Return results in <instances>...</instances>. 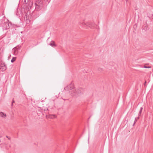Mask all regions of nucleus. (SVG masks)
Returning <instances> with one entry per match:
<instances>
[{"instance_id":"obj_2","label":"nucleus","mask_w":153,"mask_h":153,"mask_svg":"<svg viewBox=\"0 0 153 153\" xmlns=\"http://www.w3.org/2000/svg\"><path fill=\"white\" fill-rule=\"evenodd\" d=\"M35 5V10L37 11L40 10L43 7L44 4L42 0H36Z\"/></svg>"},{"instance_id":"obj_7","label":"nucleus","mask_w":153,"mask_h":153,"mask_svg":"<svg viewBox=\"0 0 153 153\" xmlns=\"http://www.w3.org/2000/svg\"><path fill=\"white\" fill-rule=\"evenodd\" d=\"M7 68L4 63H1L0 65V70L2 71H4Z\"/></svg>"},{"instance_id":"obj_10","label":"nucleus","mask_w":153,"mask_h":153,"mask_svg":"<svg viewBox=\"0 0 153 153\" xmlns=\"http://www.w3.org/2000/svg\"><path fill=\"white\" fill-rule=\"evenodd\" d=\"M48 117L51 119H53L56 118V116L55 115H50L48 116Z\"/></svg>"},{"instance_id":"obj_15","label":"nucleus","mask_w":153,"mask_h":153,"mask_svg":"<svg viewBox=\"0 0 153 153\" xmlns=\"http://www.w3.org/2000/svg\"><path fill=\"white\" fill-rule=\"evenodd\" d=\"M139 119V117H138L137 118L136 117L135 119V120H134V123L133 124V126H134V124L137 121V119Z\"/></svg>"},{"instance_id":"obj_13","label":"nucleus","mask_w":153,"mask_h":153,"mask_svg":"<svg viewBox=\"0 0 153 153\" xmlns=\"http://www.w3.org/2000/svg\"><path fill=\"white\" fill-rule=\"evenodd\" d=\"M98 70L102 72L103 71V69L102 68L99 67L98 68Z\"/></svg>"},{"instance_id":"obj_9","label":"nucleus","mask_w":153,"mask_h":153,"mask_svg":"<svg viewBox=\"0 0 153 153\" xmlns=\"http://www.w3.org/2000/svg\"><path fill=\"white\" fill-rule=\"evenodd\" d=\"M0 117L3 118H5L6 117V115L3 112H0Z\"/></svg>"},{"instance_id":"obj_20","label":"nucleus","mask_w":153,"mask_h":153,"mask_svg":"<svg viewBox=\"0 0 153 153\" xmlns=\"http://www.w3.org/2000/svg\"><path fill=\"white\" fill-rule=\"evenodd\" d=\"M6 137L9 140L10 139V138L8 137L7 136H6Z\"/></svg>"},{"instance_id":"obj_8","label":"nucleus","mask_w":153,"mask_h":153,"mask_svg":"<svg viewBox=\"0 0 153 153\" xmlns=\"http://www.w3.org/2000/svg\"><path fill=\"white\" fill-rule=\"evenodd\" d=\"M49 45L53 47H55L56 46V45L55 44L54 41H52L51 43L49 44Z\"/></svg>"},{"instance_id":"obj_21","label":"nucleus","mask_w":153,"mask_h":153,"mask_svg":"<svg viewBox=\"0 0 153 153\" xmlns=\"http://www.w3.org/2000/svg\"><path fill=\"white\" fill-rule=\"evenodd\" d=\"M2 137V135L1 134H0V138Z\"/></svg>"},{"instance_id":"obj_4","label":"nucleus","mask_w":153,"mask_h":153,"mask_svg":"<svg viewBox=\"0 0 153 153\" xmlns=\"http://www.w3.org/2000/svg\"><path fill=\"white\" fill-rule=\"evenodd\" d=\"M82 90L81 88L76 89L73 90L72 91L73 92V95L74 96H77L79 94L81 93Z\"/></svg>"},{"instance_id":"obj_17","label":"nucleus","mask_w":153,"mask_h":153,"mask_svg":"<svg viewBox=\"0 0 153 153\" xmlns=\"http://www.w3.org/2000/svg\"><path fill=\"white\" fill-rule=\"evenodd\" d=\"M14 102H15V101H14V100H13H13H12V105H11L12 106L13 105V103H14Z\"/></svg>"},{"instance_id":"obj_5","label":"nucleus","mask_w":153,"mask_h":153,"mask_svg":"<svg viewBox=\"0 0 153 153\" xmlns=\"http://www.w3.org/2000/svg\"><path fill=\"white\" fill-rule=\"evenodd\" d=\"M74 88V85L71 83L68 85L67 86L64 88V90L66 91H68L71 89H72Z\"/></svg>"},{"instance_id":"obj_16","label":"nucleus","mask_w":153,"mask_h":153,"mask_svg":"<svg viewBox=\"0 0 153 153\" xmlns=\"http://www.w3.org/2000/svg\"><path fill=\"white\" fill-rule=\"evenodd\" d=\"M144 68H151V66H144L143 67Z\"/></svg>"},{"instance_id":"obj_18","label":"nucleus","mask_w":153,"mask_h":153,"mask_svg":"<svg viewBox=\"0 0 153 153\" xmlns=\"http://www.w3.org/2000/svg\"><path fill=\"white\" fill-rule=\"evenodd\" d=\"M33 3L32 2H30V6L31 7Z\"/></svg>"},{"instance_id":"obj_3","label":"nucleus","mask_w":153,"mask_h":153,"mask_svg":"<svg viewBox=\"0 0 153 153\" xmlns=\"http://www.w3.org/2000/svg\"><path fill=\"white\" fill-rule=\"evenodd\" d=\"M11 26V23L9 22L8 20L7 22H5L3 25V29L6 30L10 28V27Z\"/></svg>"},{"instance_id":"obj_19","label":"nucleus","mask_w":153,"mask_h":153,"mask_svg":"<svg viewBox=\"0 0 153 153\" xmlns=\"http://www.w3.org/2000/svg\"><path fill=\"white\" fill-rule=\"evenodd\" d=\"M146 81H145V83H144V86H145V85H146Z\"/></svg>"},{"instance_id":"obj_14","label":"nucleus","mask_w":153,"mask_h":153,"mask_svg":"<svg viewBox=\"0 0 153 153\" xmlns=\"http://www.w3.org/2000/svg\"><path fill=\"white\" fill-rule=\"evenodd\" d=\"M26 22L27 24H29L30 22V20L28 19H27V17H26Z\"/></svg>"},{"instance_id":"obj_6","label":"nucleus","mask_w":153,"mask_h":153,"mask_svg":"<svg viewBox=\"0 0 153 153\" xmlns=\"http://www.w3.org/2000/svg\"><path fill=\"white\" fill-rule=\"evenodd\" d=\"M20 50V48L19 47H15L12 50V51L13 54L14 55H17L19 52V50Z\"/></svg>"},{"instance_id":"obj_1","label":"nucleus","mask_w":153,"mask_h":153,"mask_svg":"<svg viewBox=\"0 0 153 153\" xmlns=\"http://www.w3.org/2000/svg\"><path fill=\"white\" fill-rule=\"evenodd\" d=\"M79 25L83 27H92L94 26V24L91 22H87L84 20H81L79 22Z\"/></svg>"},{"instance_id":"obj_11","label":"nucleus","mask_w":153,"mask_h":153,"mask_svg":"<svg viewBox=\"0 0 153 153\" xmlns=\"http://www.w3.org/2000/svg\"><path fill=\"white\" fill-rule=\"evenodd\" d=\"M143 109V108L142 107H141L140 108V110L139 111V113L138 114L139 116L140 115V114H141L142 111Z\"/></svg>"},{"instance_id":"obj_12","label":"nucleus","mask_w":153,"mask_h":153,"mask_svg":"<svg viewBox=\"0 0 153 153\" xmlns=\"http://www.w3.org/2000/svg\"><path fill=\"white\" fill-rule=\"evenodd\" d=\"M16 59V57H13L12 59L11 60V61L12 63L13 62L15 61Z\"/></svg>"}]
</instances>
